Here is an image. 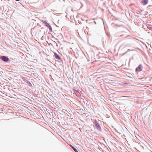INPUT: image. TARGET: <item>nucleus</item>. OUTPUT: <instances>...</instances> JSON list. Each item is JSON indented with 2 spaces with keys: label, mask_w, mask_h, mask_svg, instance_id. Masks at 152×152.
I'll list each match as a JSON object with an SVG mask.
<instances>
[{
  "label": "nucleus",
  "mask_w": 152,
  "mask_h": 152,
  "mask_svg": "<svg viewBox=\"0 0 152 152\" xmlns=\"http://www.w3.org/2000/svg\"><path fill=\"white\" fill-rule=\"evenodd\" d=\"M0 59L2 61L5 62H7L9 60V58L5 56H2L1 57Z\"/></svg>",
  "instance_id": "f257e3e1"
},
{
  "label": "nucleus",
  "mask_w": 152,
  "mask_h": 152,
  "mask_svg": "<svg viewBox=\"0 0 152 152\" xmlns=\"http://www.w3.org/2000/svg\"><path fill=\"white\" fill-rule=\"evenodd\" d=\"M142 66L141 65H139L136 69V71L137 72H140L142 70Z\"/></svg>",
  "instance_id": "f03ea898"
},
{
  "label": "nucleus",
  "mask_w": 152,
  "mask_h": 152,
  "mask_svg": "<svg viewBox=\"0 0 152 152\" xmlns=\"http://www.w3.org/2000/svg\"><path fill=\"white\" fill-rule=\"evenodd\" d=\"M43 22L45 24L46 26L49 28L50 30L51 31H52V28L51 27L49 24V23H48L46 22V21H45Z\"/></svg>",
  "instance_id": "7ed1b4c3"
},
{
  "label": "nucleus",
  "mask_w": 152,
  "mask_h": 152,
  "mask_svg": "<svg viewBox=\"0 0 152 152\" xmlns=\"http://www.w3.org/2000/svg\"><path fill=\"white\" fill-rule=\"evenodd\" d=\"M54 56L55 57V58L58 59L60 60L61 59L60 57L56 53H54Z\"/></svg>",
  "instance_id": "20e7f679"
},
{
  "label": "nucleus",
  "mask_w": 152,
  "mask_h": 152,
  "mask_svg": "<svg viewBox=\"0 0 152 152\" xmlns=\"http://www.w3.org/2000/svg\"><path fill=\"white\" fill-rule=\"evenodd\" d=\"M148 2V0H142V2L144 5H146L147 4Z\"/></svg>",
  "instance_id": "39448f33"
},
{
  "label": "nucleus",
  "mask_w": 152,
  "mask_h": 152,
  "mask_svg": "<svg viewBox=\"0 0 152 152\" xmlns=\"http://www.w3.org/2000/svg\"><path fill=\"white\" fill-rule=\"evenodd\" d=\"M72 148L73 150L75 152H78L77 151V150L74 147H72Z\"/></svg>",
  "instance_id": "423d86ee"
},
{
  "label": "nucleus",
  "mask_w": 152,
  "mask_h": 152,
  "mask_svg": "<svg viewBox=\"0 0 152 152\" xmlns=\"http://www.w3.org/2000/svg\"><path fill=\"white\" fill-rule=\"evenodd\" d=\"M96 126H97V129H99L100 128V126H99V125L97 124H96Z\"/></svg>",
  "instance_id": "0eeeda50"
},
{
  "label": "nucleus",
  "mask_w": 152,
  "mask_h": 152,
  "mask_svg": "<svg viewBox=\"0 0 152 152\" xmlns=\"http://www.w3.org/2000/svg\"><path fill=\"white\" fill-rule=\"evenodd\" d=\"M16 1H19V0H15Z\"/></svg>",
  "instance_id": "6e6552de"
}]
</instances>
